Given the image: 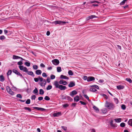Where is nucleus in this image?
Instances as JSON below:
<instances>
[{
  "instance_id": "nucleus-26",
  "label": "nucleus",
  "mask_w": 132,
  "mask_h": 132,
  "mask_svg": "<svg viewBox=\"0 0 132 132\" xmlns=\"http://www.w3.org/2000/svg\"><path fill=\"white\" fill-rule=\"evenodd\" d=\"M39 94L40 95H43L44 93V91L42 89H40L39 90Z\"/></svg>"
},
{
  "instance_id": "nucleus-11",
  "label": "nucleus",
  "mask_w": 132,
  "mask_h": 132,
  "mask_svg": "<svg viewBox=\"0 0 132 132\" xmlns=\"http://www.w3.org/2000/svg\"><path fill=\"white\" fill-rule=\"evenodd\" d=\"M13 59H21L22 60H24L22 58L19 57L17 56H16L15 55H13Z\"/></svg>"
},
{
  "instance_id": "nucleus-7",
  "label": "nucleus",
  "mask_w": 132,
  "mask_h": 132,
  "mask_svg": "<svg viewBox=\"0 0 132 132\" xmlns=\"http://www.w3.org/2000/svg\"><path fill=\"white\" fill-rule=\"evenodd\" d=\"M77 92L75 90H73L70 92L69 95L72 97H73L74 95L77 94Z\"/></svg>"
},
{
  "instance_id": "nucleus-25",
  "label": "nucleus",
  "mask_w": 132,
  "mask_h": 132,
  "mask_svg": "<svg viewBox=\"0 0 132 132\" xmlns=\"http://www.w3.org/2000/svg\"><path fill=\"white\" fill-rule=\"evenodd\" d=\"M96 89L94 88H91L89 89V91L92 92H95L96 91Z\"/></svg>"
},
{
  "instance_id": "nucleus-45",
  "label": "nucleus",
  "mask_w": 132,
  "mask_h": 132,
  "mask_svg": "<svg viewBox=\"0 0 132 132\" xmlns=\"http://www.w3.org/2000/svg\"><path fill=\"white\" fill-rule=\"evenodd\" d=\"M5 38V37L4 36L2 35L0 37V39L1 40H4Z\"/></svg>"
},
{
  "instance_id": "nucleus-27",
  "label": "nucleus",
  "mask_w": 132,
  "mask_h": 132,
  "mask_svg": "<svg viewBox=\"0 0 132 132\" xmlns=\"http://www.w3.org/2000/svg\"><path fill=\"white\" fill-rule=\"evenodd\" d=\"M24 109L25 110H28L29 112L31 111V109L29 108L25 107L24 108Z\"/></svg>"
},
{
  "instance_id": "nucleus-64",
  "label": "nucleus",
  "mask_w": 132,
  "mask_h": 132,
  "mask_svg": "<svg viewBox=\"0 0 132 132\" xmlns=\"http://www.w3.org/2000/svg\"><path fill=\"white\" fill-rule=\"evenodd\" d=\"M99 82L100 83H102L104 82V80H103L100 79L99 80Z\"/></svg>"
},
{
  "instance_id": "nucleus-10",
  "label": "nucleus",
  "mask_w": 132,
  "mask_h": 132,
  "mask_svg": "<svg viewBox=\"0 0 132 132\" xmlns=\"http://www.w3.org/2000/svg\"><path fill=\"white\" fill-rule=\"evenodd\" d=\"M33 108L34 109L37 110H40L42 111H45L46 110V109L41 108L35 107H34Z\"/></svg>"
},
{
  "instance_id": "nucleus-33",
  "label": "nucleus",
  "mask_w": 132,
  "mask_h": 132,
  "mask_svg": "<svg viewBox=\"0 0 132 132\" xmlns=\"http://www.w3.org/2000/svg\"><path fill=\"white\" fill-rule=\"evenodd\" d=\"M90 19H92L93 18H97V17L95 15H91L89 16Z\"/></svg>"
},
{
  "instance_id": "nucleus-2",
  "label": "nucleus",
  "mask_w": 132,
  "mask_h": 132,
  "mask_svg": "<svg viewBox=\"0 0 132 132\" xmlns=\"http://www.w3.org/2000/svg\"><path fill=\"white\" fill-rule=\"evenodd\" d=\"M105 106L108 109L113 110L115 108L114 104L112 102L106 101L105 103Z\"/></svg>"
},
{
  "instance_id": "nucleus-41",
  "label": "nucleus",
  "mask_w": 132,
  "mask_h": 132,
  "mask_svg": "<svg viewBox=\"0 0 132 132\" xmlns=\"http://www.w3.org/2000/svg\"><path fill=\"white\" fill-rule=\"evenodd\" d=\"M125 126V124L124 122H122L120 124V126L122 127H124Z\"/></svg>"
},
{
  "instance_id": "nucleus-34",
  "label": "nucleus",
  "mask_w": 132,
  "mask_h": 132,
  "mask_svg": "<svg viewBox=\"0 0 132 132\" xmlns=\"http://www.w3.org/2000/svg\"><path fill=\"white\" fill-rule=\"evenodd\" d=\"M33 68L34 70H37L38 69V67L37 65H34L33 66Z\"/></svg>"
},
{
  "instance_id": "nucleus-5",
  "label": "nucleus",
  "mask_w": 132,
  "mask_h": 132,
  "mask_svg": "<svg viewBox=\"0 0 132 132\" xmlns=\"http://www.w3.org/2000/svg\"><path fill=\"white\" fill-rule=\"evenodd\" d=\"M6 89L7 92L12 95H14V93L12 91L10 88L8 86L6 87Z\"/></svg>"
},
{
  "instance_id": "nucleus-23",
  "label": "nucleus",
  "mask_w": 132,
  "mask_h": 132,
  "mask_svg": "<svg viewBox=\"0 0 132 132\" xmlns=\"http://www.w3.org/2000/svg\"><path fill=\"white\" fill-rule=\"evenodd\" d=\"M13 71L14 73H15L17 75H18L19 73H20V72H18L17 70L15 69H13Z\"/></svg>"
},
{
  "instance_id": "nucleus-59",
  "label": "nucleus",
  "mask_w": 132,
  "mask_h": 132,
  "mask_svg": "<svg viewBox=\"0 0 132 132\" xmlns=\"http://www.w3.org/2000/svg\"><path fill=\"white\" fill-rule=\"evenodd\" d=\"M63 80H60V81H59V84H63Z\"/></svg>"
},
{
  "instance_id": "nucleus-22",
  "label": "nucleus",
  "mask_w": 132,
  "mask_h": 132,
  "mask_svg": "<svg viewBox=\"0 0 132 132\" xmlns=\"http://www.w3.org/2000/svg\"><path fill=\"white\" fill-rule=\"evenodd\" d=\"M128 124L132 127V119H130L128 122Z\"/></svg>"
},
{
  "instance_id": "nucleus-46",
  "label": "nucleus",
  "mask_w": 132,
  "mask_h": 132,
  "mask_svg": "<svg viewBox=\"0 0 132 132\" xmlns=\"http://www.w3.org/2000/svg\"><path fill=\"white\" fill-rule=\"evenodd\" d=\"M16 97L18 98H22V96L20 94H18L17 95Z\"/></svg>"
},
{
  "instance_id": "nucleus-16",
  "label": "nucleus",
  "mask_w": 132,
  "mask_h": 132,
  "mask_svg": "<svg viewBox=\"0 0 132 132\" xmlns=\"http://www.w3.org/2000/svg\"><path fill=\"white\" fill-rule=\"evenodd\" d=\"M67 96L65 95H61V97L62 100H67Z\"/></svg>"
},
{
  "instance_id": "nucleus-32",
  "label": "nucleus",
  "mask_w": 132,
  "mask_h": 132,
  "mask_svg": "<svg viewBox=\"0 0 132 132\" xmlns=\"http://www.w3.org/2000/svg\"><path fill=\"white\" fill-rule=\"evenodd\" d=\"M68 74L70 76H72L73 74V72L71 70H70L68 71Z\"/></svg>"
},
{
  "instance_id": "nucleus-31",
  "label": "nucleus",
  "mask_w": 132,
  "mask_h": 132,
  "mask_svg": "<svg viewBox=\"0 0 132 132\" xmlns=\"http://www.w3.org/2000/svg\"><path fill=\"white\" fill-rule=\"evenodd\" d=\"M93 108L95 110L96 112H98L99 110L95 106H94L93 107Z\"/></svg>"
},
{
  "instance_id": "nucleus-9",
  "label": "nucleus",
  "mask_w": 132,
  "mask_h": 132,
  "mask_svg": "<svg viewBox=\"0 0 132 132\" xmlns=\"http://www.w3.org/2000/svg\"><path fill=\"white\" fill-rule=\"evenodd\" d=\"M95 78L92 76H89L88 77L87 81L90 82L95 80Z\"/></svg>"
},
{
  "instance_id": "nucleus-47",
  "label": "nucleus",
  "mask_w": 132,
  "mask_h": 132,
  "mask_svg": "<svg viewBox=\"0 0 132 132\" xmlns=\"http://www.w3.org/2000/svg\"><path fill=\"white\" fill-rule=\"evenodd\" d=\"M51 79H54L55 78V76L54 75H52L50 76Z\"/></svg>"
},
{
  "instance_id": "nucleus-44",
  "label": "nucleus",
  "mask_w": 132,
  "mask_h": 132,
  "mask_svg": "<svg viewBox=\"0 0 132 132\" xmlns=\"http://www.w3.org/2000/svg\"><path fill=\"white\" fill-rule=\"evenodd\" d=\"M121 108L124 110H125L126 108L125 105L124 104H122L121 105Z\"/></svg>"
},
{
  "instance_id": "nucleus-37",
  "label": "nucleus",
  "mask_w": 132,
  "mask_h": 132,
  "mask_svg": "<svg viewBox=\"0 0 132 132\" xmlns=\"http://www.w3.org/2000/svg\"><path fill=\"white\" fill-rule=\"evenodd\" d=\"M38 92V90L37 88H36L33 91V93H36Z\"/></svg>"
},
{
  "instance_id": "nucleus-8",
  "label": "nucleus",
  "mask_w": 132,
  "mask_h": 132,
  "mask_svg": "<svg viewBox=\"0 0 132 132\" xmlns=\"http://www.w3.org/2000/svg\"><path fill=\"white\" fill-rule=\"evenodd\" d=\"M75 82L74 81H71L70 82V83L68 85V86L69 87H72L75 86Z\"/></svg>"
},
{
  "instance_id": "nucleus-49",
  "label": "nucleus",
  "mask_w": 132,
  "mask_h": 132,
  "mask_svg": "<svg viewBox=\"0 0 132 132\" xmlns=\"http://www.w3.org/2000/svg\"><path fill=\"white\" fill-rule=\"evenodd\" d=\"M84 96L89 101H90V100H89V97H88V96L86 95H84Z\"/></svg>"
},
{
  "instance_id": "nucleus-13",
  "label": "nucleus",
  "mask_w": 132,
  "mask_h": 132,
  "mask_svg": "<svg viewBox=\"0 0 132 132\" xmlns=\"http://www.w3.org/2000/svg\"><path fill=\"white\" fill-rule=\"evenodd\" d=\"M117 88L119 90H121L123 89L124 87L122 85H120L117 86Z\"/></svg>"
},
{
  "instance_id": "nucleus-58",
  "label": "nucleus",
  "mask_w": 132,
  "mask_h": 132,
  "mask_svg": "<svg viewBox=\"0 0 132 132\" xmlns=\"http://www.w3.org/2000/svg\"><path fill=\"white\" fill-rule=\"evenodd\" d=\"M83 78L84 80H87V81L88 77H87V76H84Z\"/></svg>"
},
{
  "instance_id": "nucleus-51",
  "label": "nucleus",
  "mask_w": 132,
  "mask_h": 132,
  "mask_svg": "<svg viewBox=\"0 0 132 132\" xmlns=\"http://www.w3.org/2000/svg\"><path fill=\"white\" fill-rule=\"evenodd\" d=\"M36 98V96L35 95H32L31 96V98L32 100H35Z\"/></svg>"
},
{
  "instance_id": "nucleus-1",
  "label": "nucleus",
  "mask_w": 132,
  "mask_h": 132,
  "mask_svg": "<svg viewBox=\"0 0 132 132\" xmlns=\"http://www.w3.org/2000/svg\"><path fill=\"white\" fill-rule=\"evenodd\" d=\"M54 85L55 88H59L61 90H64L67 89V87L65 86L59 85L58 82L57 81H55L54 82Z\"/></svg>"
},
{
  "instance_id": "nucleus-24",
  "label": "nucleus",
  "mask_w": 132,
  "mask_h": 132,
  "mask_svg": "<svg viewBox=\"0 0 132 132\" xmlns=\"http://www.w3.org/2000/svg\"><path fill=\"white\" fill-rule=\"evenodd\" d=\"M114 120L116 122H120L121 121V119L120 118L115 119Z\"/></svg>"
},
{
  "instance_id": "nucleus-52",
  "label": "nucleus",
  "mask_w": 132,
  "mask_h": 132,
  "mask_svg": "<svg viewBox=\"0 0 132 132\" xmlns=\"http://www.w3.org/2000/svg\"><path fill=\"white\" fill-rule=\"evenodd\" d=\"M69 106V105L68 104H65L63 105V107L64 108L68 107Z\"/></svg>"
},
{
  "instance_id": "nucleus-50",
  "label": "nucleus",
  "mask_w": 132,
  "mask_h": 132,
  "mask_svg": "<svg viewBox=\"0 0 132 132\" xmlns=\"http://www.w3.org/2000/svg\"><path fill=\"white\" fill-rule=\"evenodd\" d=\"M126 80L130 83H131L132 82L131 79L130 78H126Z\"/></svg>"
},
{
  "instance_id": "nucleus-42",
  "label": "nucleus",
  "mask_w": 132,
  "mask_h": 132,
  "mask_svg": "<svg viewBox=\"0 0 132 132\" xmlns=\"http://www.w3.org/2000/svg\"><path fill=\"white\" fill-rule=\"evenodd\" d=\"M50 98L47 96H46L44 98V99L47 101L49 100H50Z\"/></svg>"
},
{
  "instance_id": "nucleus-6",
  "label": "nucleus",
  "mask_w": 132,
  "mask_h": 132,
  "mask_svg": "<svg viewBox=\"0 0 132 132\" xmlns=\"http://www.w3.org/2000/svg\"><path fill=\"white\" fill-rule=\"evenodd\" d=\"M53 63L55 65H58L59 63V61L57 59H54L52 61Z\"/></svg>"
},
{
  "instance_id": "nucleus-38",
  "label": "nucleus",
  "mask_w": 132,
  "mask_h": 132,
  "mask_svg": "<svg viewBox=\"0 0 132 132\" xmlns=\"http://www.w3.org/2000/svg\"><path fill=\"white\" fill-rule=\"evenodd\" d=\"M12 73V70H9L7 73V76H8V78L9 77L8 76L9 75H10L11 73Z\"/></svg>"
},
{
  "instance_id": "nucleus-28",
  "label": "nucleus",
  "mask_w": 132,
  "mask_h": 132,
  "mask_svg": "<svg viewBox=\"0 0 132 132\" xmlns=\"http://www.w3.org/2000/svg\"><path fill=\"white\" fill-rule=\"evenodd\" d=\"M57 72H61L62 71L61 67H59L57 68Z\"/></svg>"
},
{
  "instance_id": "nucleus-60",
  "label": "nucleus",
  "mask_w": 132,
  "mask_h": 132,
  "mask_svg": "<svg viewBox=\"0 0 132 132\" xmlns=\"http://www.w3.org/2000/svg\"><path fill=\"white\" fill-rule=\"evenodd\" d=\"M90 2L91 3H100V2L97 1H91Z\"/></svg>"
},
{
  "instance_id": "nucleus-39",
  "label": "nucleus",
  "mask_w": 132,
  "mask_h": 132,
  "mask_svg": "<svg viewBox=\"0 0 132 132\" xmlns=\"http://www.w3.org/2000/svg\"><path fill=\"white\" fill-rule=\"evenodd\" d=\"M52 87V86L51 85H48L46 88V89L47 90L51 89Z\"/></svg>"
},
{
  "instance_id": "nucleus-53",
  "label": "nucleus",
  "mask_w": 132,
  "mask_h": 132,
  "mask_svg": "<svg viewBox=\"0 0 132 132\" xmlns=\"http://www.w3.org/2000/svg\"><path fill=\"white\" fill-rule=\"evenodd\" d=\"M23 64L22 62L21 61H20L18 62V64L20 65H21Z\"/></svg>"
},
{
  "instance_id": "nucleus-4",
  "label": "nucleus",
  "mask_w": 132,
  "mask_h": 132,
  "mask_svg": "<svg viewBox=\"0 0 132 132\" xmlns=\"http://www.w3.org/2000/svg\"><path fill=\"white\" fill-rule=\"evenodd\" d=\"M19 68L21 70H22L23 72L27 73L28 70L27 68L26 67H24L23 65H20Z\"/></svg>"
},
{
  "instance_id": "nucleus-21",
  "label": "nucleus",
  "mask_w": 132,
  "mask_h": 132,
  "mask_svg": "<svg viewBox=\"0 0 132 132\" xmlns=\"http://www.w3.org/2000/svg\"><path fill=\"white\" fill-rule=\"evenodd\" d=\"M46 83V80L45 79H44V80L42 81V82L40 84V85L41 86H42L43 85V84H44V85H45Z\"/></svg>"
},
{
  "instance_id": "nucleus-43",
  "label": "nucleus",
  "mask_w": 132,
  "mask_h": 132,
  "mask_svg": "<svg viewBox=\"0 0 132 132\" xmlns=\"http://www.w3.org/2000/svg\"><path fill=\"white\" fill-rule=\"evenodd\" d=\"M114 100L116 104H118V99L116 98H114Z\"/></svg>"
},
{
  "instance_id": "nucleus-15",
  "label": "nucleus",
  "mask_w": 132,
  "mask_h": 132,
  "mask_svg": "<svg viewBox=\"0 0 132 132\" xmlns=\"http://www.w3.org/2000/svg\"><path fill=\"white\" fill-rule=\"evenodd\" d=\"M60 78L62 79H69V78L68 77L65 76H64L63 75H61L60 76Z\"/></svg>"
},
{
  "instance_id": "nucleus-3",
  "label": "nucleus",
  "mask_w": 132,
  "mask_h": 132,
  "mask_svg": "<svg viewBox=\"0 0 132 132\" xmlns=\"http://www.w3.org/2000/svg\"><path fill=\"white\" fill-rule=\"evenodd\" d=\"M68 23V22H65L57 20L53 22V23L55 25L59 24L60 25H63L65 24L66 23Z\"/></svg>"
},
{
  "instance_id": "nucleus-57",
  "label": "nucleus",
  "mask_w": 132,
  "mask_h": 132,
  "mask_svg": "<svg viewBox=\"0 0 132 132\" xmlns=\"http://www.w3.org/2000/svg\"><path fill=\"white\" fill-rule=\"evenodd\" d=\"M39 80L40 81L42 82L44 80V79L42 77H40V76H39Z\"/></svg>"
},
{
  "instance_id": "nucleus-36",
  "label": "nucleus",
  "mask_w": 132,
  "mask_h": 132,
  "mask_svg": "<svg viewBox=\"0 0 132 132\" xmlns=\"http://www.w3.org/2000/svg\"><path fill=\"white\" fill-rule=\"evenodd\" d=\"M67 100H68L70 101H71L73 100V99L71 98L70 96H68L67 97Z\"/></svg>"
},
{
  "instance_id": "nucleus-35",
  "label": "nucleus",
  "mask_w": 132,
  "mask_h": 132,
  "mask_svg": "<svg viewBox=\"0 0 132 132\" xmlns=\"http://www.w3.org/2000/svg\"><path fill=\"white\" fill-rule=\"evenodd\" d=\"M91 87H93L94 88H97V89H99V87L98 86L96 85H93L91 86Z\"/></svg>"
},
{
  "instance_id": "nucleus-40",
  "label": "nucleus",
  "mask_w": 132,
  "mask_h": 132,
  "mask_svg": "<svg viewBox=\"0 0 132 132\" xmlns=\"http://www.w3.org/2000/svg\"><path fill=\"white\" fill-rule=\"evenodd\" d=\"M30 103V99H28L26 102V103L27 104H29Z\"/></svg>"
},
{
  "instance_id": "nucleus-56",
  "label": "nucleus",
  "mask_w": 132,
  "mask_h": 132,
  "mask_svg": "<svg viewBox=\"0 0 132 132\" xmlns=\"http://www.w3.org/2000/svg\"><path fill=\"white\" fill-rule=\"evenodd\" d=\"M42 76L43 77H46L47 76V75L46 74V73L45 72H44L43 73Z\"/></svg>"
},
{
  "instance_id": "nucleus-48",
  "label": "nucleus",
  "mask_w": 132,
  "mask_h": 132,
  "mask_svg": "<svg viewBox=\"0 0 132 132\" xmlns=\"http://www.w3.org/2000/svg\"><path fill=\"white\" fill-rule=\"evenodd\" d=\"M35 81L36 82H37L39 80V77L37 78H35L34 79Z\"/></svg>"
},
{
  "instance_id": "nucleus-29",
  "label": "nucleus",
  "mask_w": 132,
  "mask_h": 132,
  "mask_svg": "<svg viewBox=\"0 0 132 132\" xmlns=\"http://www.w3.org/2000/svg\"><path fill=\"white\" fill-rule=\"evenodd\" d=\"M102 112L104 113H106L107 112V110L105 108H103L101 110Z\"/></svg>"
},
{
  "instance_id": "nucleus-12",
  "label": "nucleus",
  "mask_w": 132,
  "mask_h": 132,
  "mask_svg": "<svg viewBox=\"0 0 132 132\" xmlns=\"http://www.w3.org/2000/svg\"><path fill=\"white\" fill-rule=\"evenodd\" d=\"M61 114L60 112H57L54 113L53 114V116L54 117H57L61 115Z\"/></svg>"
},
{
  "instance_id": "nucleus-61",
  "label": "nucleus",
  "mask_w": 132,
  "mask_h": 132,
  "mask_svg": "<svg viewBox=\"0 0 132 132\" xmlns=\"http://www.w3.org/2000/svg\"><path fill=\"white\" fill-rule=\"evenodd\" d=\"M43 97H38V100L39 101H41L43 100Z\"/></svg>"
},
{
  "instance_id": "nucleus-14",
  "label": "nucleus",
  "mask_w": 132,
  "mask_h": 132,
  "mask_svg": "<svg viewBox=\"0 0 132 132\" xmlns=\"http://www.w3.org/2000/svg\"><path fill=\"white\" fill-rule=\"evenodd\" d=\"M110 123L111 127L113 128H114L117 127L115 124L113 123V121L112 120H111V121L110 122Z\"/></svg>"
},
{
  "instance_id": "nucleus-63",
  "label": "nucleus",
  "mask_w": 132,
  "mask_h": 132,
  "mask_svg": "<svg viewBox=\"0 0 132 132\" xmlns=\"http://www.w3.org/2000/svg\"><path fill=\"white\" fill-rule=\"evenodd\" d=\"M46 80L48 83H49L50 82V78L49 77L47 78Z\"/></svg>"
},
{
  "instance_id": "nucleus-62",
  "label": "nucleus",
  "mask_w": 132,
  "mask_h": 132,
  "mask_svg": "<svg viewBox=\"0 0 132 132\" xmlns=\"http://www.w3.org/2000/svg\"><path fill=\"white\" fill-rule=\"evenodd\" d=\"M67 84V82L66 81H64L63 82V85H66Z\"/></svg>"
},
{
  "instance_id": "nucleus-30",
  "label": "nucleus",
  "mask_w": 132,
  "mask_h": 132,
  "mask_svg": "<svg viewBox=\"0 0 132 132\" xmlns=\"http://www.w3.org/2000/svg\"><path fill=\"white\" fill-rule=\"evenodd\" d=\"M24 64L27 67H29L30 65V63L27 62H25Z\"/></svg>"
},
{
  "instance_id": "nucleus-55",
  "label": "nucleus",
  "mask_w": 132,
  "mask_h": 132,
  "mask_svg": "<svg viewBox=\"0 0 132 132\" xmlns=\"http://www.w3.org/2000/svg\"><path fill=\"white\" fill-rule=\"evenodd\" d=\"M79 102L81 104L83 105H86V103L81 101H80Z\"/></svg>"
},
{
  "instance_id": "nucleus-18",
  "label": "nucleus",
  "mask_w": 132,
  "mask_h": 132,
  "mask_svg": "<svg viewBox=\"0 0 132 132\" xmlns=\"http://www.w3.org/2000/svg\"><path fill=\"white\" fill-rule=\"evenodd\" d=\"M42 73V71L39 70H37L36 71V73L37 75H40Z\"/></svg>"
},
{
  "instance_id": "nucleus-19",
  "label": "nucleus",
  "mask_w": 132,
  "mask_h": 132,
  "mask_svg": "<svg viewBox=\"0 0 132 132\" xmlns=\"http://www.w3.org/2000/svg\"><path fill=\"white\" fill-rule=\"evenodd\" d=\"M27 73L29 75L32 76L33 77H34L35 75L34 74L33 72L31 71H28L27 72Z\"/></svg>"
},
{
  "instance_id": "nucleus-54",
  "label": "nucleus",
  "mask_w": 132,
  "mask_h": 132,
  "mask_svg": "<svg viewBox=\"0 0 132 132\" xmlns=\"http://www.w3.org/2000/svg\"><path fill=\"white\" fill-rule=\"evenodd\" d=\"M61 128L63 129L65 131H66L67 129V127H66L62 126L61 127Z\"/></svg>"
},
{
  "instance_id": "nucleus-17",
  "label": "nucleus",
  "mask_w": 132,
  "mask_h": 132,
  "mask_svg": "<svg viewBox=\"0 0 132 132\" xmlns=\"http://www.w3.org/2000/svg\"><path fill=\"white\" fill-rule=\"evenodd\" d=\"M74 100L76 102H78L79 100V96L78 95H77L74 98Z\"/></svg>"
},
{
  "instance_id": "nucleus-20",
  "label": "nucleus",
  "mask_w": 132,
  "mask_h": 132,
  "mask_svg": "<svg viewBox=\"0 0 132 132\" xmlns=\"http://www.w3.org/2000/svg\"><path fill=\"white\" fill-rule=\"evenodd\" d=\"M5 80V78L3 75L0 76V81L3 82Z\"/></svg>"
}]
</instances>
